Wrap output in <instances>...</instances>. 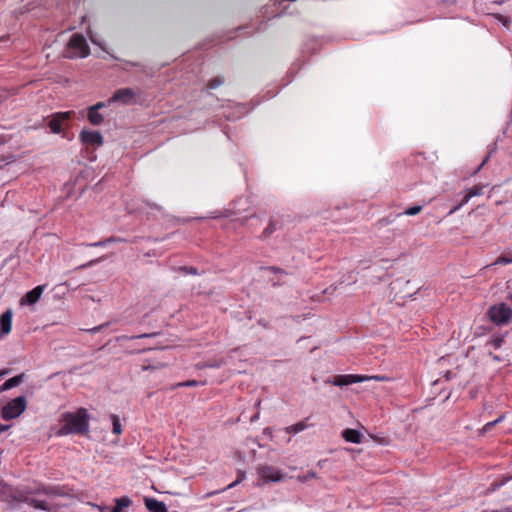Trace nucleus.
Returning <instances> with one entry per match:
<instances>
[{
    "label": "nucleus",
    "mask_w": 512,
    "mask_h": 512,
    "mask_svg": "<svg viewBox=\"0 0 512 512\" xmlns=\"http://www.w3.org/2000/svg\"><path fill=\"white\" fill-rule=\"evenodd\" d=\"M59 423L58 436L86 435L89 432L88 411L85 408H79L75 412H65L61 414Z\"/></svg>",
    "instance_id": "nucleus-1"
},
{
    "label": "nucleus",
    "mask_w": 512,
    "mask_h": 512,
    "mask_svg": "<svg viewBox=\"0 0 512 512\" xmlns=\"http://www.w3.org/2000/svg\"><path fill=\"white\" fill-rule=\"evenodd\" d=\"M90 48L85 37L81 34H73L63 52V57L68 59L85 58L89 55Z\"/></svg>",
    "instance_id": "nucleus-2"
},
{
    "label": "nucleus",
    "mask_w": 512,
    "mask_h": 512,
    "mask_svg": "<svg viewBox=\"0 0 512 512\" xmlns=\"http://www.w3.org/2000/svg\"><path fill=\"white\" fill-rule=\"evenodd\" d=\"M389 381L390 379L386 376L380 375H333L328 379L324 380L325 384H355L365 381Z\"/></svg>",
    "instance_id": "nucleus-3"
},
{
    "label": "nucleus",
    "mask_w": 512,
    "mask_h": 512,
    "mask_svg": "<svg viewBox=\"0 0 512 512\" xmlns=\"http://www.w3.org/2000/svg\"><path fill=\"white\" fill-rule=\"evenodd\" d=\"M26 409V399L23 396L16 397L9 401L1 411V416L5 420H11L19 417Z\"/></svg>",
    "instance_id": "nucleus-4"
},
{
    "label": "nucleus",
    "mask_w": 512,
    "mask_h": 512,
    "mask_svg": "<svg viewBox=\"0 0 512 512\" xmlns=\"http://www.w3.org/2000/svg\"><path fill=\"white\" fill-rule=\"evenodd\" d=\"M490 320L496 325L507 324L512 316V309L505 303L490 307L488 311Z\"/></svg>",
    "instance_id": "nucleus-5"
},
{
    "label": "nucleus",
    "mask_w": 512,
    "mask_h": 512,
    "mask_svg": "<svg viewBox=\"0 0 512 512\" xmlns=\"http://www.w3.org/2000/svg\"><path fill=\"white\" fill-rule=\"evenodd\" d=\"M257 474L264 483L279 482L283 478L281 470L271 465H259Z\"/></svg>",
    "instance_id": "nucleus-6"
},
{
    "label": "nucleus",
    "mask_w": 512,
    "mask_h": 512,
    "mask_svg": "<svg viewBox=\"0 0 512 512\" xmlns=\"http://www.w3.org/2000/svg\"><path fill=\"white\" fill-rule=\"evenodd\" d=\"M79 138L86 145L100 147L104 143L103 136L98 131L82 130Z\"/></svg>",
    "instance_id": "nucleus-7"
},
{
    "label": "nucleus",
    "mask_w": 512,
    "mask_h": 512,
    "mask_svg": "<svg viewBox=\"0 0 512 512\" xmlns=\"http://www.w3.org/2000/svg\"><path fill=\"white\" fill-rule=\"evenodd\" d=\"M135 93L131 88H121L114 92L112 97L109 99V103L119 102L124 105H128L133 102Z\"/></svg>",
    "instance_id": "nucleus-8"
},
{
    "label": "nucleus",
    "mask_w": 512,
    "mask_h": 512,
    "mask_svg": "<svg viewBox=\"0 0 512 512\" xmlns=\"http://www.w3.org/2000/svg\"><path fill=\"white\" fill-rule=\"evenodd\" d=\"M411 282L410 280L397 279L395 281V289H397V293L400 294L401 298L411 297L419 291V287L413 286L409 288Z\"/></svg>",
    "instance_id": "nucleus-9"
},
{
    "label": "nucleus",
    "mask_w": 512,
    "mask_h": 512,
    "mask_svg": "<svg viewBox=\"0 0 512 512\" xmlns=\"http://www.w3.org/2000/svg\"><path fill=\"white\" fill-rule=\"evenodd\" d=\"M72 115V112H58L52 116L49 121V128L54 134H59L62 130L61 123L68 120Z\"/></svg>",
    "instance_id": "nucleus-10"
},
{
    "label": "nucleus",
    "mask_w": 512,
    "mask_h": 512,
    "mask_svg": "<svg viewBox=\"0 0 512 512\" xmlns=\"http://www.w3.org/2000/svg\"><path fill=\"white\" fill-rule=\"evenodd\" d=\"M45 286L39 285L33 288L31 291L27 292L24 297L21 298L20 304L21 305H33L35 304L41 297Z\"/></svg>",
    "instance_id": "nucleus-11"
},
{
    "label": "nucleus",
    "mask_w": 512,
    "mask_h": 512,
    "mask_svg": "<svg viewBox=\"0 0 512 512\" xmlns=\"http://www.w3.org/2000/svg\"><path fill=\"white\" fill-rule=\"evenodd\" d=\"M12 310L8 309L6 310L1 316H0V339H2L4 336L8 335L12 328Z\"/></svg>",
    "instance_id": "nucleus-12"
},
{
    "label": "nucleus",
    "mask_w": 512,
    "mask_h": 512,
    "mask_svg": "<svg viewBox=\"0 0 512 512\" xmlns=\"http://www.w3.org/2000/svg\"><path fill=\"white\" fill-rule=\"evenodd\" d=\"M144 504L150 512H168L165 503L155 498L145 497Z\"/></svg>",
    "instance_id": "nucleus-13"
},
{
    "label": "nucleus",
    "mask_w": 512,
    "mask_h": 512,
    "mask_svg": "<svg viewBox=\"0 0 512 512\" xmlns=\"http://www.w3.org/2000/svg\"><path fill=\"white\" fill-rule=\"evenodd\" d=\"M345 441L359 444L361 442V434L358 430L347 428L342 432Z\"/></svg>",
    "instance_id": "nucleus-14"
},
{
    "label": "nucleus",
    "mask_w": 512,
    "mask_h": 512,
    "mask_svg": "<svg viewBox=\"0 0 512 512\" xmlns=\"http://www.w3.org/2000/svg\"><path fill=\"white\" fill-rule=\"evenodd\" d=\"M131 503L132 501L127 496L117 498L115 499V506L113 507L111 512H123L124 508L129 507Z\"/></svg>",
    "instance_id": "nucleus-15"
},
{
    "label": "nucleus",
    "mask_w": 512,
    "mask_h": 512,
    "mask_svg": "<svg viewBox=\"0 0 512 512\" xmlns=\"http://www.w3.org/2000/svg\"><path fill=\"white\" fill-rule=\"evenodd\" d=\"M88 120L92 125H100L103 123L104 118L102 114L98 112V110H95L94 108L88 109Z\"/></svg>",
    "instance_id": "nucleus-16"
},
{
    "label": "nucleus",
    "mask_w": 512,
    "mask_h": 512,
    "mask_svg": "<svg viewBox=\"0 0 512 512\" xmlns=\"http://www.w3.org/2000/svg\"><path fill=\"white\" fill-rule=\"evenodd\" d=\"M308 427L309 425L306 423V421H300L294 425L288 426L285 430L288 434H297Z\"/></svg>",
    "instance_id": "nucleus-17"
},
{
    "label": "nucleus",
    "mask_w": 512,
    "mask_h": 512,
    "mask_svg": "<svg viewBox=\"0 0 512 512\" xmlns=\"http://www.w3.org/2000/svg\"><path fill=\"white\" fill-rule=\"evenodd\" d=\"M122 241L123 240L121 238L109 237V238H106L104 240H101V241H98V242H95V243L86 244V246H88V247H102V246H105L108 243H117V242H122Z\"/></svg>",
    "instance_id": "nucleus-18"
},
{
    "label": "nucleus",
    "mask_w": 512,
    "mask_h": 512,
    "mask_svg": "<svg viewBox=\"0 0 512 512\" xmlns=\"http://www.w3.org/2000/svg\"><path fill=\"white\" fill-rule=\"evenodd\" d=\"M111 420H112V424H113V433L116 434V435L121 434L122 433V426H121L119 417L117 415H115V414H112L111 415Z\"/></svg>",
    "instance_id": "nucleus-19"
},
{
    "label": "nucleus",
    "mask_w": 512,
    "mask_h": 512,
    "mask_svg": "<svg viewBox=\"0 0 512 512\" xmlns=\"http://www.w3.org/2000/svg\"><path fill=\"white\" fill-rule=\"evenodd\" d=\"M225 82V79L223 76L215 77L207 83V88L209 89H216L219 86H221Z\"/></svg>",
    "instance_id": "nucleus-20"
},
{
    "label": "nucleus",
    "mask_w": 512,
    "mask_h": 512,
    "mask_svg": "<svg viewBox=\"0 0 512 512\" xmlns=\"http://www.w3.org/2000/svg\"><path fill=\"white\" fill-rule=\"evenodd\" d=\"M28 377L25 373L18 374L14 377H11L7 381L4 382V384H20L21 382L27 381Z\"/></svg>",
    "instance_id": "nucleus-21"
},
{
    "label": "nucleus",
    "mask_w": 512,
    "mask_h": 512,
    "mask_svg": "<svg viewBox=\"0 0 512 512\" xmlns=\"http://www.w3.org/2000/svg\"><path fill=\"white\" fill-rule=\"evenodd\" d=\"M483 189H484V185L478 184V185H475L472 188L468 189L467 193L469 194V196L471 198L475 197V196H481L483 194Z\"/></svg>",
    "instance_id": "nucleus-22"
},
{
    "label": "nucleus",
    "mask_w": 512,
    "mask_h": 512,
    "mask_svg": "<svg viewBox=\"0 0 512 512\" xmlns=\"http://www.w3.org/2000/svg\"><path fill=\"white\" fill-rule=\"evenodd\" d=\"M504 418H505V415H504V414H502V415H500L497 419H495L494 421H491V422L486 423V424L484 425L483 429H482V430H483V432H488V431H490V430H491V429H492L496 424H498V423L502 422V421L504 420Z\"/></svg>",
    "instance_id": "nucleus-23"
},
{
    "label": "nucleus",
    "mask_w": 512,
    "mask_h": 512,
    "mask_svg": "<svg viewBox=\"0 0 512 512\" xmlns=\"http://www.w3.org/2000/svg\"><path fill=\"white\" fill-rule=\"evenodd\" d=\"M511 263H512V256H509L508 254H503V255L499 256L492 265L511 264Z\"/></svg>",
    "instance_id": "nucleus-24"
},
{
    "label": "nucleus",
    "mask_w": 512,
    "mask_h": 512,
    "mask_svg": "<svg viewBox=\"0 0 512 512\" xmlns=\"http://www.w3.org/2000/svg\"><path fill=\"white\" fill-rule=\"evenodd\" d=\"M471 199V197L469 196V194L466 192L465 196L463 197L462 201L454 206L450 211H449V215H452L453 213H455L457 210H459L463 205L467 204L469 202V200Z\"/></svg>",
    "instance_id": "nucleus-25"
},
{
    "label": "nucleus",
    "mask_w": 512,
    "mask_h": 512,
    "mask_svg": "<svg viewBox=\"0 0 512 512\" xmlns=\"http://www.w3.org/2000/svg\"><path fill=\"white\" fill-rule=\"evenodd\" d=\"M421 210H422V206L416 205V206L407 208L401 215L413 216V215L420 213Z\"/></svg>",
    "instance_id": "nucleus-26"
},
{
    "label": "nucleus",
    "mask_w": 512,
    "mask_h": 512,
    "mask_svg": "<svg viewBox=\"0 0 512 512\" xmlns=\"http://www.w3.org/2000/svg\"><path fill=\"white\" fill-rule=\"evenodd\" d=\"M495 18L501 22L506 28L509 27V24L512 22V20L509 17H506L501 14H495Z\"/></svg>",
    "instance_id": "nucleus-27"
},
{
    "label": "nucleus",
    "mask_w": 512,
    "mask_h": 512,
    "mask_svg": "<svg viewBox=\"0 0 512 512\" xmlns=\"http://www.w3.org/2000/svg\"><path fill=\"white\" fill-rule=\"evenodd\" d=\"M277 229L276 224L274 222H270L269 225L264 229L263 235L268 237Z\"/></svg>",
    "instance_id": "nucleus-28"
},
{
    "label": "nucleus",
    "mask_w": 512,
    "mask_h": 512,
    "mask_svg": "<svg viewBox=\"0 0 512 512\" xmlns=\"http://www.w3.org/2000/svg\"><path fill=\"white\" fill-rule=\"evenodd\" d=\"M154 335L155 334H153V333H145V334L132 336V337L122 336L121 338L122 339H139V338H150V337H153Z\"/></svg>",
    "instance_id": "nucleus-29"
},
{
    "label": "nucleus",
    "mask_w": 512,
    "mask_h": 512,
    "mask_svg": "<svg viewBox=\"0 0 512 512\" xmlns=\"http://www.w3.org/2000/svg\"><path fill=\"white\" fill-rule=\"evenodd\" d=\"M314 478H317V473L314 471H309L305 476L299 477V479L303 482Z\"/></svg>",
    "instance_id": "nucleus-30"
},
{
    "label": "nucleus",
    "mask_w": 512,
    "mask_h": 512,
    "mask_svg": "<svg viewBox=\"0 0 512 512\" xmlns=\"http://www.w3.org/2000/svg\"><path fill=\"white\" fill-rule=\"evenodd\" d=\"M180 270L182 272H185V273H190V274H194V275L198 274L197 269L194 268V267H190V268H188V267H181Z\"/></svg>",
    "instance_id": "nucleus-31"
},
{
    "label": "nucleus",
    "mask_w": 512,
    "mask_h": 512,
    "mask_svg": "<svg viewBox=\"0 0 512 512\" xmlns=\"http://www.w3.org/2000/svg\"><path fill=\"white\" fill-rule=\"evenodd\" d=\"M267 270L273 272V273H279V274H285V271L282 270L281 268L279 267H275V266H272V267H268Z\"/></svg>",
    "instance_id": "nucleus-32"
},
{
    "label": "nucleus",
    "mask_w": 512,
    "mask_h": 512,
    "mask_svg": "<svg viewBox=\"0 0 512 512\" xmlns=\"http://www.w3.org/2000/svg\"><path fill=\"white\" fill-rule=\"evenodd\" d=\"M442 393H444V394H445V395H444V397H443V399H442V402H445V401L449 398V396L451 395V392H446V390H445V389H441V390L439 391V394H442Z\"/></svg>",
    "instance_id": "nucleus-33"
},
{
    "label": "nucleus",
    "mask_w": 512,
    "mask_h": 512,
    "mask_svg": "<svg viewBox=\"0 0 512 512\" xmlns=\"http://www.w3.org/2000/svg\"><path fill=\"white\" fill-rule=\"evenodd\" d=\"M10 372H11L10 369H2V370H0V380H2V378L4 376L8 375Z\"/></svg>",
    "instance_id": "nucleus-34"
},
{
    "label": "nucleus",
    "mask_w": 512,
    "mask_h": 512,
    "mask_svg": "<svg viewBox=\"0 0 512 512\" xmlns=\"http://www.w3.org/2000/svg\"><path fill=\"white\" fill-rule=\"evenodd\" d=\"M9 428H10V425H4V424H1V423H0V434H1L2 432L7 431Z\"/></svg>",
    "instance_id": "nucleus-35"
},
{
    "label": "nucleus",
    "mask_w": 512,
    "mask_h": 512,
    "mask_svg": "<svg viewBox=\"0 0 512 512\" xmlns=\"http://www.w3.org/2000/svg\"><path fill=\"white\" fill-rule=\"evenodd\" d=\"M102 107H104V103L103 102H98L97 104L91 106V108H94L95 110H99Z\"/></svg>",
    "instance_id": "nucleus-36"
},
{
    "label": "nucleus",
    "mask_w": 512,
    "mask_h": 512,
    "mask_svg": "<svg viewBox=\"0 0 512 512\" xmlns=\"http://www.w3.org/2000/svg\"><path fill=\"white\" fill-rule=\"evenodd\" d=\"M506 299L512 303V288L508 290Z\"/></svg>",
    "instance_id": "nucleus-37"
},
{
    "label": "nucleus",
    "mask_w": 512,
    "mask_h": 512,
    "mask_svg": "<svg viewBox=\"0 0 512 512\" xmlns=\"http://www.w3.org/2000/svg\"><path fill=\"white\" fill-rule=\"evenodd\" d=\"M147 205H148L150 208H154V209L160 210V206H159V205H157V204H150V203H147Z\"/></svg>",
    "instance_id": "nucleus-38"
},
{
    "label": "nucleus",
    "mask_w": 512,
    "mask_h": 512,
    "mask_svg": "<svg viewBox=\"0 0 512 512\" xmlns=\"http://www.w3.org/2000/svg\"><path fill=\"white\" fill-rule=\"evenodd\" d=\"M101 327H102V326L94 327V328H92V329L90 330V332H91V333H96V332L100 331Z\"/></svg>",
    "instance_id": "nucleus-39"
},
{
    "label": "nucleus",
    "mask_w": 512,
    "mask_h": 512,
    "mask_svg": "<svg viewBox=\"0 0 512 512\" xmlns=\"http://www.w3.org/2000/svg\"><path fill=\"white\" fill-rule=\"evenodd\" d=\"M181 384H189V385H192V384H198L195 380H188V381H185V382H182Z\"/></svg>",
    "instance_id": "nucleus-40"
},
{
    "label": "nucleus",
    "mask_w": 512,
    "mask_h": 512,
    "mask_svg": "<svg viewBox=\"0 0 512 512\" xmlns=\"http://www.w3.org/2000/svg\"><path fill=\"white\" fill-rule=\"evenodd\" d=\"M12 387L13 386H8V385L1 386L0 391H4V390H7V389L12 388Z\"/></svg>",
    "instance_id": "nucleus-41"
},
{
    "label": "nucleus",
    "mask_w": 512,
    "mask_h": 512,
    "mask_svg": "<svg viewBox=\"0 0 512 512\" xmlns=\"http://www.w3.org/2000/svg\"><path fill=\"white\" fill-rule=\"evenodd\" d=\"M259 418V413H256L252 418H251V421H255Z\"/></svg>",
    "instance_id": "nucleus-42"
},
{
    "label": "nucleus",
    "mask_w": 512,
    "mask_h": 512,
    "mask_svg": "<svg viewBox=\"0 0 512 512\" xmlns=\"http://www.w3.org/2000/svg\"><path fill=\"white\" fill-rule=\"evenodd\" d=\"M326 460H321L318 462V466L322 467L323 466V463L325 462Z\"/></svg>",
    "instance_id": "nucleus-43"
}]
</instances>
